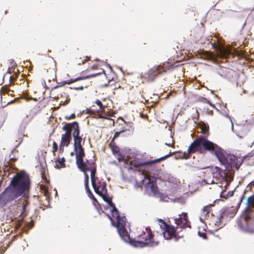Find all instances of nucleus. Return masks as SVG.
<instances>
[{
  "mask_svg": "<svg viewBox=\"0 0 254 254\" xmlns=\"http://www.w3.org/2000/svg\"><path fill=\"white\" fill-rule=\"evenodd\" d=\"M100 74V73H96V74H93V75H90V77H94V76H96V75H98V74Z\"/></svg>",
  "mask_w": 254,
  "mask_h": 254,
  "instance_id": "nucleus-39",
  "label": "nucleus"
},
{
  "mask_svg": "<svg viewBox=\"0 0 254 254\" xmlns=\"http://www.w3.org/2000/svg\"><path fill=\"white\" fill-rule=\"evenodd\" d=\"M78 79H78V78H77V79H75V80H74L71 79V80H70V81H65V82H64V83H65V84H71V83H73V82H74V81H75L78 80Z\"/></svg>",
  "mask_w": 254,
  "mask_h": 254,
  "instance_id": "nucleus-28",
  "label": "nucleus"
},
{
  "mask_svg": "<svg viewBox=\"0 0 254 254\" xmlns=\"http://www.w3.org/2000/svg\"><path fill=\"white\" fill-rule=\"evenodd\" d=\"M254 203V198L252 196L249 197L248 199L246 204L249 205V206H253Z\"/></svg>",
  "mask_w": 254,
  "mask_h": 254,
  "instance_id": "nucleus-18",
  "label": "nucleus"
},
{
  "mask_svg": "<svg viewBox=\"0 0 254 254\" xmlns=\"http://www.w3.org/2000/svg\"><path fill=\"white\" fill-rule=\"evenodd\" d=\"M118 160L119 162H124V163H127V160L122 155H119L118 157Z\"/></svg>",
  "mask_w": 254,
  "mask_h": 254,
  "instance_id": "nucleus-23",
  "label": "nucleus"
},
{
  "mask_svg": "<svg viewBox=\"0 0 254 254\" xmlns=\"http://www.w3.org/2000/svg\"><path fill=\"white\" fill-rule=\"evenodd\" d=\"M30 187V181L29 176L24 172L17 173L11 179L9 185L2 193L0 196L1 203L12 205L11 201L15 200L14 204L18 203L22 196L23 198L22 206L23 214L26 210V206L28 203L29 192Z\"/></svg>",
  "mask_w": 254,
  "mask_h": 254,
  "instance_id": "nucleus-2",
  "label": "nucleus"
},
{
  "mask_svg": "<svg viewBox=\"0 0 254 254\" xmlns=\"http://www.w3.org/2000/svg\"><path fill=\"white\" fill-rule=\"evenodd\" d=\"M231 124H232V129L233 131H234V125L231 120Z\"/></svg>",
  "mask_w": 254,
  "mask_h": 254,
  "instance_id": "nucleus-38",
  "label": "nucleus"
},
{
  "mask_svg": "<svg viewBox=\"0 0 254 254\" xmlns=\"http://www.w3.org/2000/svg\"><path fill=\"white\" fill-rule=\"evenodd\" d=\"M249 219H250V217L248 216H246L245 217V221H246V222H247Z\"/></svg>",
  "mask_w": 254,
  "mask_h": 254,
  "instance_id": "nucleus-36",
  "label": "nucleus"
},
{
  "mask_svg": "<svg viewBox=\"0 0 254 254\" xmlns=\"http://www.w3.org/2000/svg\"><path fill=\"white\" fill-rule=\"evenodd\" d=\"M207 59L212 60L213 59V55L211 53H207L206 54V57Z\"/></svg>",
  "mask_w": 254,
  "mask_h": 254,
  "instance_id": "nucleus-26",
  "label": "nucleus"
},
{
  "mask_svg": "<svg viewBox=\"0 0 254 254\" xmlns=\"http://www.w3.org/2000/svg\"><path fill=\"white\" fill-rule=\"evenodd\" d=\"M65 145H62L61 144V145H60V147H59V151L60 152H62L64 150V146Z\"/></svg>",
  "mask_w": 254,
  "mask_h": 254,
  "instance_id": "nucleus-32",
  "label": "nucleus"
},
{
  "mask_svg": "<svg viewBox=\"0 0 254 254\" xmlns=\"http://www.w3.org/2000/svg\"><path fill=\"white\" fill-rule=\"evenodd\" d=\"M62 129H63V130L66 131L65 132H67L69 134H71V131L73 129V128L72 127V124H66V125H64Z\"/></svg>",
  "mask_w": 254,
  "mask_h": 254,
  "instance_id": "nucleus-14",
  "label": "nucleus"
},
{
  "mask_svg": "<svg viewBox=\"0 0 254 254\" xmlns=\"http://www.w3.org/2000/svg\"><path fill=\"white\" fill-rule=\"evenodd\" d=\"M72 127L73 128L72 129H74V131L73 132V138L75 137H77L79 136V129L78 124L76 122H73L72 123Z\"/></svg>",
  "mask_w": 254,
  "mask_h": 254,
  "instance_id": "nucleus-10",
  "label": "nucleus"
},
{
  "mask_svg": "<svg viewBox=\"0 0 254 254\" xmlns=\"http://www.w3.org/2000/svg\"><path fill=\"white\" fill-rule=\"evenodd\" d=\"M119 134H120V132H115V135H114V137H118Z\"/></svg>",
  "mask_w": 254,
  "mask_h": 254,
  "instance_id": "nucleus-35",
  "label": "nucleus"
},
{
  "mask_svg": "<svg viewBox=\"0 0 254 254\" xmlns=\"http://www.w3.org/2000/svg\"><path fill=\"white\" fill-rule=\"evenodd\" d=\"M226 117H227L229 118H230L229 116H228V115H227Z\"/></svg>",
  "mask_w": 254,
  "mask_h": 254,
  "instance_id": "nucleus-43",
  "label": "nucleus"
},
{
  "mask_svg": "<svg viewBox=\"0 0 254 254\" xmlns=\"http://www.w3.org/2000/svg\"><path fill=\"white\" fill-rule=\"evenodd\" d=\"M91 183H92V187L94 189V191H96L97 190L96 185L97 177L95 176H92V177H91Z\"/></svg>",
  "mask_w": 254,
  "mask_h": 254,
  "instance_id": "nucleus-16",
  "label": "nucleus"
},
{
  "mask_svg": "<svg viewBox=\"0 0 254 254\" xmlns=\"http://www.w3.org/2000/svg\"><path fill=\"white\" fill-rule=\"evenodd\" d=\"M82 138L80 136L79 137H75L74 138V148H76L77 147H81V142L82 141Z\"/></svg>",
  "mask_w": 254,
  "mask_h": 254,
  "instance_id": "nucleus-15",
  "label": "nucleus"
},
{
  "mask_svg": "<svg viewBox=\"0 0 254 254\" xmlns=\"http://www.w3.org/2000/svg\"><path fill=\"white\" fill-rule=\"evenodd\" d=\"M144 179L142 184L144 186L146 192L150 195H156L157 194V187L151 181L146 174H143Z\"/></svg>",
  "mask_w": 254,
  "mask_h": 254,
  "instance_id": "nucleus-4",
  "label": "nucleus"
},
{
  "mask_svg": "<svg viewBox=\"0 0 254 254\" xmlns=\"http://www.w3.org/2000/svg\"><path fill=\"white\" fill-rule=\"evenodd\" d=\"M112 152L114 154H118L119 152V149L117 147H114L112 148Z\"/></svg>",
  "mask_w": 254,
  "mask_h": 254,
  "instance_id": "nucleus-25",
  "label": "nucleus"
},
{
  "mask_svg": "<svg viewBox=\"0 0 254 254\" xmlns=\"http://www.w3.org/2000/svg\"><path fill=\"white\" fill-rule=\"evenodd\" d=\"M95 103L99 107L101 110L103 109L104 108V106L102 105V102L99 100H97L95 101Z\"/></svg>",
  "mask_w": 254,
  "mask_h": 254,
  "instance_id": "nucleus-21",
  "label": "nucleus"
},
{
  "mask_svg": "<svg viewBox=\"0 0 254 254\" xmlns=\"http://www.w3.org/2000/svg\"><path fill=\"white\" fill-rule=\"evenodd\" d=\"M198 235L199 236L202 237L203 239H205L206 238V235L204 233H200V232H198Z\"/></svg>",
  "mask_w": 254,
  "mask_h": 254,
  "instance_id": "nucleus-30",
  "label": "nucleus"
},
{
  "mask_svg": "<svg viewBox=\"0 0 254 254\" xmlns=\"http://www.w3.org/2000/svg\"><path fill=\"white\" fill-rule=\"evenodd\" d=\"M183 217L180 216L179 218L175 219V223L177 226H180L181 227H185L188 223V220L187 219V213H183Z\"/></svg>",
  "mask_w": 254,
  "mask_h": 254,
  "instance_id": "nucleus-7",
  "label": "nucleus"
},
{
  "mask_svg": "<svg viewBox=\"0 0 254 254\" xmlns=\"http://www.w3.org/2000/svg\"><path fill=\"white\" fill-rule=\"evenodd\" d=\"M88 170V168L87 167V169L84 171H83L84 172V176H85V189L87 190V192L88 193L89 197L90 198H94V195L92 193L91 191L90 190L89 188V186H88V179H89V177H88V175L86 173V171L87 170Z\"/></svg>",
  "mask_w": 254,
  "mask_h": 254,
  "instance_id": "nucleus-9",
  "label": "nucleus"
},
{
  "mask_svg": "<svg viewBox=\"0 0 254 254\" xmlns=\"http://www.w3.org/2000/svg\"><path fill=\"white\" fill-rule=\"evenodd\" d=\"M75 118V115L74 114H72L70 115V116L68 117L69 119H73Z\"/></svg>",
  "mask_w": 254,
  "mask_h": 254,
  "instance_id": "nucleus-33",
  "label": "nucleus"
},
{
  "mask_svg": "<svg viewBox=\"0 0 254 254\" xmlns=\"http://www.w3.org/2000/svg\"><path fill=\"white\" fill-rule=\"evenodd\" d=\"M157 221L161 223L160 224V228L164 229V231L162 232V234L165 239L169 240L175 236V230L174 226L167 225L162 219H158Z\"/></svg>",
  "mask_w": 254,
  "mask_h": 254,
  "instance_id": "nucleus-5",
  "label": "nucleus"
},
{
  "mask_svg": "<svg viewBox=\"0 0 254 254\" xmlns=\"http://www.w3.org/2000/svg\"><path fill=\"white\" fill-rule=\"evenodd\" d=\"M74 149L76 152L77 165L82 171H84L87 169V165L83 161V157L84 156L83 149L81 146L74 148Z\"/></svg>",
  "mask_w": 254,
  "mask_h": 254,
  "instance_id": "nucleus-6",
  "label": "nucleus"
},
{
  "mask_svg": "<svg viewBox=\"0 0 254 254\" xmlns=\"http://www.w3.org/2000/svg\"><path fill=\"white\" fill-rule=\"evenodd\" d=\"M209 214V212L207 209H206V207H204L201 210L200 212V216L199 217V220L201 222H203V218L205 217Z\"/></svg>",
  "mask_w": 254,
  "mask_h": 254,
  "instance_id": "nucleus-13",
  "label": "nucleus"
},
{
  "mask_svg": "<svg viewBox=\"0 0 254 254\" xmlns=\"http://www.w3.org/2000/svg\"><path fill=\"white\" fill-rule=\"evenodd\" d=\"M58 149V145L57 144L54 142L53 144V151L54 152H55Z\"/></svg>",
  "mask_w": 254,
  "mask_h": 254,
  "instance_id": "nucleus-24",
  "label": "nucleus"
},
{
  "mask_svg": "<svg viewBox=\"0 0 254 254\" xmlns=\"http://www.w3.org/2000/svg\"><path fill=\"white\" fill-rule=\"evenodd\" d=\"M65 159L64 157L59 158L56 162V167L58 169H60L64 167Z\"/></svg>",
  "mask_w": 254,
  "mask_h": 254,
  "instance_id": "nucleus-12",
  "label": "nucleus"
},
{
  "mask_svg": "<svg viewBox=\"0 0 254 254\" xmlns=\"http://www.w3.org/2000/svg\"><path fill=\"white\" fill-rule=\"evenodd\" d=\"M71 89H74L75 90H83V86H79V87H71Z\"/></svg>",
  "mask_w": 254,
  "mask_h": 254,
  "instance_id": "nucleus-31",
  "label": "nucleus"
},
{
  "mask_svg": "<svg viewBox=\"0 0 254 254\" xmlns=\"http://www.w3.org/2000/svg\"><path fill=\"white\" fill-rule=\"evenodd\" d=\"M97 190L95 191L102 196L104 200L105 201L109 206L112 208L111 210L112 213V216L116 219L117 221L116 224H115V222L113 221L112 218L110 215H107V216L111 221L112 225L117 227L119 234L125 242H129L130 245L132 246L140 248H142L145 246L153 247L158 244V242H154L151 240L152 237V234L150 230L148 228L146 229L148 233V238H146L144 241L131 240L127 230V223L126 222V218L125 216L121 217L119 215L118 210L116 208L115 204L112 201V198L109 196H107L105 195L106 193L105 185H102L101 186L97 187Z\"/></svg>",
  "mask_w": 254,
  "mask_h": 254,
  "instance_id": "nucleus-1",
  "label": "nucleus"
},
{
  "mask_svg": "<svg viewBox=\"0 0 254 254\" xmlns=\"http://www.w3.org/2000/svg\"><path fill=\"white\" fill-rule=\"evenodd\" d=\"M201 145L205 150L214 153L222 165L226 166L230 163L229 159L231 158V156L224 154L222 149L217 145L202 137L198 138L191 143L188 147L187 153H184V158L188 159L190 154L200 150Z\"/></svg>",
  "mask_w": 254,
  "mask_h": 254,
  "instance_id": "nucleus-3",
  "label": "nucleus"
},
{
  "mask_svg": "<svg viewBox=\"0 0 254 254\" xmlns=\"http://www.w3.org/2000/svg\"><path fill=\"white\" fill-rule=\"evenodd\" d=\"M45 195L46 196H47V190H45Z\"/></svg>",
  "mask_w": 254,
  "mask_h": 254,
  "instance_id": "nucleus-40",
  "label": "nucleus"
},
{
  "mask_svg": "<svg viewBox=\"0 0 254 254\" xmlns=\"http://www.w3.org/2000/svg\"><path fill=\"white\" fill-rule=\"evenodd\" d=\"M33 222L32 221L27 224V226L29 227V228H31L33 226Z\"/></svg>",
  "mask_w": 254,
  "mask_h": 254,
  "instance_id": "nucleus-34",
  "label": "nucleus"
},
{
  "mask_svg": "<svg viewBox=\"0 0 254 254\" xmlns=\"http://www.w3.org/2000/svg\"><path fill=\"white\" fill-rule=\"evenodd\" d=\"M165 145L171 146L172 147H174V140L172 136H170L169 137L168 142L165 143Z\"/></svg>",
  "mask_w": 254,
  "mask_h": 254,
  "instance_id": "nucleus-17",
  "label": "nucleus"
},
{
  "mask_svg": "<svg viewBox=\"0 0 254 254\" xmlns=\"http://www.w3.org/2000/svg\"><path fill=\"white\" fill-rule=\"evenodd\" d=\"M207 103L209 104L211 107H212L213 108H214V106L211 103H210V102L209 101H207Z\"/></svg>",
  "mask_w": 254,
  "mask_h": 254,
  "instance_id": "nucleus-37",
  "label": "nucleus"
},
{
  "mask_svg": "<svg viewBox=\"0 0 254 254\" xmlns=\"http://www.w3.org/2000/svg\"><path fill=\"white\" fill-rule=\"evenodd\" d=\"M71 139V134H69L67 132H65L63 134L62 136L61 144L67 146L70 142Z\"/></svg>",
  "mask_w": 254,
  "mask_h": 254,
  "instance_id": "nucleus-8",
  "label": "nucleus"
},
{
  "mask_svg": "<svg viewBox=\"0 0 254 254\" xmlns=\"http://www.w3.org/2000/svg\"><path fill=\"white\" fill-rule=\"evenodd\" d=\"M173 154H174V153H170V154H168V155H166V156H164V157H162V158H161L159 159H158V161H160V160H163V159H166V158H167V157H169V156H172Z\"/></svg>",
  "mask_w": 254,
  "mask_h": 254,
  "instance_id": "nucleus-27",
  "label": "nucleus"
},
{
  "mask_svg": "<svg viewBox=\"0 0 254 254\" xmlns=\"http://www.w3.org/2000/svg\"><path fill=\"white\" fill-rule=\"evenodd\" d=\"M95 173H96L95 169H92L91 171V174H90L91 177H92V176H95Z\"/></svg>",
  "mask_w": 254,
  "mask_h": 254,
  "instance_id": "nucleus-29",
  "label": "nucleus"
},
{
  "mask_svg": "<svg viewBox=\"0 0 254 254\" xmlns=\"http://www.w3.org/2000/svg\"><path fill=\"white\" fill-rule=\"evenodd\" d=\"M219 50L221 56L223 57H226L227 55H228L231 53V52L229 49L226 48L225 47H222L220 48Z\"/></svg>",
  "mask_w": 254,
  "mask_h": 254,
  "instance_id": "nucleus-11",
  "label": "nucleus"
},
{
  "mask_svg": "<svg viewBox=\"0 0 254 254\" xmlns=\"http://www.w3.org/2000/svg\"><path fill=\"white\" fill-rule=\"evenodd\" d=\"M223 218V215L222 213H221L219 214V216L217 217V220H216L215 223L214 224L215 225H217L218 227H219V223L221 222V220Z\"/></svg>",
  "mask_w": 254,
  "mask_h": 254,
  "instance_id": "nucleus-19",
  "label": "nucleus"
},
{
  "mask_svg": "<svg viewBox=\"0 0 254 254\" xmlns=\"http://www.w3.org/2000/svg\"><path fill=\"white\" fill-rule=\"evenodd\" d=\"M244 230L249 232L254 233V228H251L249 224H248L247 228H245Z\"/></svg>",
  "mask_w": 254,
  "mask_h": 254,
  "instance_id": "nucleus-22",
  "label": "nucleus"
},
{
  "mask_svg": "<svg viewBox=\"0 0 254 254\" xmlns=\"http://www.w3.org/2000/svg\"><path fill=\"white\" fill-rule=\"evenodd\" d=\"M215 44V42H214L213 44H212V45H213V46H214V45Z\"/></svg>",
  "mask_w": 254,
  "mask_h": 254,
  "instance_id": "nucleus-42",
  "label": "nucleus"
},
{
  "mask_svg": "<svg viewBox=\"0 0 254 254\" xmlns=\"http://www.w3.org/2000/svg\"><path fill=\"white\" fill-rule=\"evenodd\" d=\"M201 130L203 134H207L208 132V127L206 126H202L201 127Z\"/></svg>",
  "mask_w": 254,
  "mask_h": 254,
  "instance_id": "nucleus-20",
  "label": "nucleus"
},
{
  "mask_svg": "<svg viewBox=\"0 0 254 254\" xmlns=\"http://www.w3.org/2000/svg\"><path fill=\"white\" fill-rule=\"evenodd\" d=\"M70 155H71V156H72V155H73V153L72 152H71V153H70Z\"/></svg>",
  "mask_w": 254,
  "mask_h": 254,
  "instance_id": "nucleus-41",
  "label": "nucleus"
}]
</instances>
